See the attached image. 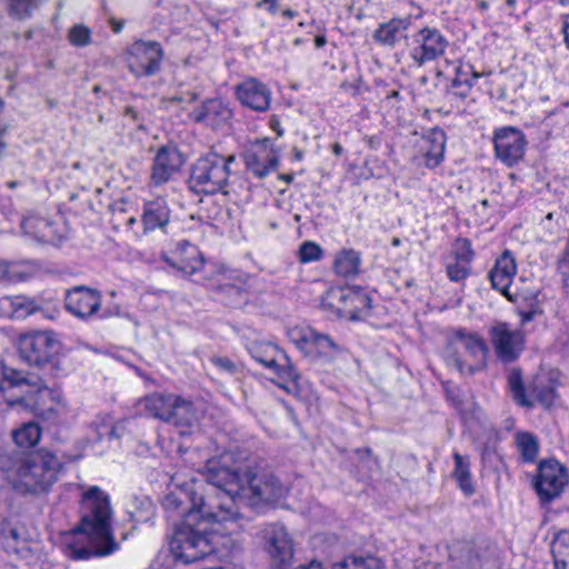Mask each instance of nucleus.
I'll return each mask as SVG.
<instances>
[{
    "label": "nucleus",
    "mask_w": 569,
    "mask_h": 569,
    "mask_svg": "<svg viewBox=\"0 0 569 569\" xmlns=\"http://www.w3.org/2000/svg\"><path fill=\"white\" fill-rule=\"evenodd\" d=\"M411 24V17L392 18L387 22L380 23L375 30L372 38L376 42L385 47H395L401 39H407V31Z\"/></svg>",
    "instance_id": "23"
},
{
    "label": "nucleus",
    "mask_w": 569,
    "mask_h": 569,
    "mask_svg": "<svg viewBox=\"0 0 569 569\" xmlns=\"http://www.w3.org/2000/svg\"><path fill=\"white\" fill-rule=\"evenodd\" d=\"M170 220V210L163 198L147 201L143 208L142 223L144 230L163 229Z\"/></svg>",
    "instance_id": "26"
},
{
    "label": "nucleus",
    "mask_w": 569,
    "mask_h": 569,
    "mask_svg": "<svg viewBox=\"0 0 569 569\" xmlns=\"http://www.w3.org/2000/svg\"><path fill=\"white\" fill-rule=\"evenodd\" d=\"M516 443L522 462H533L539 452L538 438L530 432H518L516 435Z\"/></svg>",
    "instance_id": "40"
},
{
    "label": "nucleus",
    "mask_w": 569,
    "mask_h": 569,
    "mask_svg": "<svg viewBox=\"0 0 569 569\" xmlns=\"http://www.w3.org/2000/svg\"><path fill=\"white\" fill-rule=\"evenodd\" d=\"M217 291L230 299L231 302H238L243 296V288L240 284L223 282L217 287Z\"/></svg>",
    "instance_id": "50"
},
{
    "label": "nucleus",
    "mask_w": 569,
    "mask_h": 569,
    "mask_svg": "<svg viewBox=\"0 0 569 569\" xmlns=\"http://www.w3.org/2000/svg\"><path fill=\"white\" fill-rule=\"evenodd\" d=\"M448 398L452 401L453 406L456 408H460L462 405V401L460 400L459 396L456 395L453 391H447Z\"/></svg>",
    "instance_id": "59"
},
{
    "label": "nucleus",
    "mask_w": 569,
    "mask_h": 569,
    "mask_svg": "<svg viewBox=\"0 0 569 569\" xmlns=\"http://www.w3.org/2000/svg\"><path fill=\"white\" fill-rule=\"evenodd\" d=\"M69 41L76 47H84L90 43L91 31L83 24H76L69 30Z\"/></svg>",
    "instance_id": "48"
},
{
    "label": "nucleus",
    "mask_w": 569,
    "mask_h": 569,
    "mask_svg": "<svg viewBox=\"0 0 569 569\" xmlns=\"http://www.w3.org/2000/svg\"><path fill=\"white\" fill-rule=\"evenodd\" d=\"M451 557L468 569H480L483 565L485 553L482 548L476 543L463 542L452 551Z\"/></svg>",
    "instance_id": "33"
},
{
    "label": "nucleus",
    "mask_w": 569,
    "mask_h": 569,
    "mask_svg": "<svg viewBox=\"0 0 569 569\" xmlns=\"http://www.w3.org/2000/svg\"><path fill=\"white\" fill-rule=\"evenodd\" d=\"M289 337L300 350H305L307 347L312 346L316 330L311 327H296L289 331Z\"/></svg>",
    "instance_id": "45"
},
{
    "label": "nucleus",
    "mask_w": 569,
    "mask_h": 569,
    "mask_svg": "<svg viewBox=\"0 0 569 569\" xmlns=\"http://www.w3.org/2000/svg\"><path fill=\"white\" fill-rule=\"evenodd\" d=\"M163 259L170 267L187 276L197 273L204 264L203 254L198 247L187 240L178 242L174 250Z\"/></svg>",
    "instance_id": "18"
},
{
    "label": "nucleus",
    "mask_w": 569,
    "mask_h": 569,
    "mask_svg": "<svg viewBox=\"0 0 569 569\" xmlns=\"http://www.w3.org/2000/svg\"><path fill=\"white\" fill-rule=\"evenodd\" d=\"M360 253L349 249L340 252L335 260V271L342 277H355L359 273Z\"/></svg>",
    "instance_id": "35"
},
{
    "label": "nucleus",
    "mask_w": 569,
    "mask_h": 569,
    "mask_svg": "<svg viewBox=\"0 0 569 569\" xmlns=\"http://www.w3.org/2000/svg\"><path fill=\"white\" fill-rule=\"evenodd\" d=\"M339 299L341 301L349 302L351 306V308L346 311L349 320H365L370 315L372 300L370 296L362 290L357 289L350 290L349 292L340 291Z\"/></svg>",
    "instance_id": "27"
},
{
    "label": "nucleus",
    "mask_w": 569,
    "mask_h": 569,
    "mask_svg": "<svg viewBox=\"0 0 569 569\" xmlns=\"http://www.w3.org/2000/svg\"><path fill=\"white\" fill-rule=\"evenodd\" d=\"M17 348L20 358L29 366L48 371L52 376L60 371L57 359L59 342L51 331L22 335Z\"/></svg>",
    "instance_id": "8"
},
{
    "label": "nucleus",
    "mask_w": 569,
    "mask_h": 569,
    "mask_svg": "<svg viewBox=\"0 0 569 569\" xmlns=\"http://www.w3.org/2000/svg\"><path fill=\"white\" fill-rule=\"evenodd\" d=\"M61 466L56 455L46 449L31 452L17 462L12 486L23 495L46 493L57 481Z\"/></svg>",
    "instance_id": "5"
},
{
    "label": "nucleus",
    "mask_w": 569,
    "mask_h": 569,
    "mask_svg": "<svg viewBox=\"0 0 569 569\" xmlns=\"http://www.w3.org/2000/svg\"><path fill=\"white\" fill-rule=\"evenodd\" d=\"M37 228H51V223L39 217H28L21 221V229L26 234L32 233Z\"/></svg>",
    "instance_id": "52"
},
{
    "label": "nucleus",
    "mask_w": 569,
    "mask_h": 569,
    "mask_svg": "<svg viewBox=\"0 0 569 569\" xmlns=\"http://www.w3.org/2000/svg\"><path fill=\"white\" fill-rule=\"evenodd\" d=\"M508 388L513 400L521 407L532 408L535 401L526 395V388L522 380V372L519 368H512L507 376Z\"/></svg>",
    "instance_id": "37"
},
{
    "label": "nucleus",
    "mask_w": 569,
    "mask_h": 569,
    "mask_svg": "<svg viewBox=\"0 0 569 569\" xmlns=\"http://www.w3.org/2000/svg\"><path fill=\"white\" fill-rule=\"evenodd\" d=\"M178 401V396L173 393L153 392L146 396L141 403L144 410L153 418L166 421L173 402Z\"/></svg>",
    "instance_id": "30"
},
{
    "label": "nucleus",
    "mask_w": 569,
    "mask_h": 569,
    "mask_svg": "<svg viewBox=\"0 0 569 569\" xmlns=\"http://www.w3.org/2000/svg\"><path fill=\"white\" fill-rule=\"evenodd\" d=\"M231 113V110L221 99H208L199 109L193 111V118L197 122L216 123L228 120Z\"/></svg>",
    "instance_id": "31"
},
{
    "label": "nucleus",
    "mask_w": 569,
    "mask_h": 569,
    "mask_svg": "<svg viewBox=\"0 0 569 569\" xmlns=\"http://www.w3.org/2000/svg\"><path fill=\"white\" fill-rule=\"evenodd\" d=\"M455 254L458 261L469 264L473 258V251L471 249L470 241L468 239L460 240L458 242Z\"/></svg>",
    "instance_id": "53"
},
{
    "label": "nucleus",
    "mask_w": 569,
    "mask_h": 569,
    "mask_svg": "<svg viewBox=\"0 0 569 569\" xmlns=\"http://www.w3.org/2000/svg\"><path fill=\"white\" fill-rule=\"evenodd\" d=\"M341 87L346 90V91H351L352 94H357L358 93V87L355 84V83H348V82H343L341 84Z\"/></svg>",
    "instance_id": "64"
},
{
    "label": "nucleus",
    "mask_w": 569,
    "mask_h": 569,
    "mask_svg": "<svg viewBox=\"0 0 569 569\" xmlns=\"http://www.w3.org/2000/svg\"><path fill=\"white\" fill-rule=\"evenodd\" d=\"M366 141L369 148L376 150L380 144V140L377 137H366Z\"/></svg>",
    "instance_id": "62"
},
{
    "label": "nucleus",
    "mask_w": 569,
    "mask_h": 569,
    "mask_svg": "<svg viewBox=\"0 0 569 569\" xmlns=\"http://www.w3.org/2000/svg\"><path fill=\"white\" fill-rule=\"evenodd\" d=\"M210 361L223 373L236 376L241 373L242 367L228 357L213 356Z\"/></svg>",
    "instance_id": "49"
},
{
    "label": "nucleus",
    "mask_w": 569,
    "mask_h": 569,
    "mask_svg": "<svg viewBox=\"0 0 569 569\" xmlns=\"http://www.w3.org/2000/svg\"><path fill=\"white\" fill-rule=\"evenodd\" d=\"M40 0H9V14L19 20H24L38 8Z\"/></svg>",
    "instance_id": "44"
},
{
    "label": "nucleus",
    "mask_w": 569,
    "mask_h": 569,
    "mask_svg": "<svg viewBox=\"0 0 569 569\" xmlns=\"http://www.w3.org/2000/svg\"><path fill=\"white\" fill-rule=\"evenodd\" d=\"M234 160L233 154L226 157L214 151L200 157L190 168L189 189L197 194H228L230 164Z\"/></svg>",
    "instance_id": "6"
},
{
    "label": "nucleus",
    "mask_w": 569,
    "mask_h": 569,
    "mask_svg": "<svg viewBox=\"0 0 569 569\" xmlns=\"http://www.w3.org/2000/svg\"><path fill=\"white\" fill-rule=\"evenodd\" d=\"M455 469L452 477L458 483V487L465 496L471 497L476 492L470 472V461L468 456H462L459 452L453 453Z\"/></svg>",
    "instance_id": "32"
},
{
    "label": "nucleus",
    "mask_w": 569,
    "mask_h": 569,
    "mask_svg": "<svg viewBox=\"0 0 569 569\" xmlns=\"http://www.w3.org/2000/svg\"><path fill=\"white\" fill-rule=\"evenodd\" d=\"M568 481L566 467L556 459H546L538 465L533 488L542 502H550L560 496Z\"/></svg>",
    "instance_id": "10"
},
{
    "label": "nucleus",
    "mask_w": 569,
    "mask_h": 569,
    "mask_svg": "<svg viewBox=\"0 0 569 569\" xmlns=\"http://www.w3.org/2000/svg\"><path fill=\"white\" fill-rule=\"evenodd\" d=\"M490 339L497 357L502 362L517 360L525 347L522 331L512 330L506 322H498L490 329Z\"/></svg>",
    "instance_id": "17"
},
{
    "label": "nucleus",
    "mask_w": 569,
    "mask_h": 569,
    "mask_svg": "<svg viewBox=\"0 0 569 569\" xmlns=\"http://www.w3.org/2000/svg\"><path fill=\"white\" fill-rule=\"evenodd\" d=\"M183 164L182 154L176 147L162 146L157 151L151 172V181L154 186L168 182Z\"/></svg>",
    "instance_id": "19"
},
{
    "label": "nucleus",
    "mask_w": 569,
    "mask_h": 569,
    "mask_svg": "<svg viewBox=\"0 0 569 569\" xmlns=\"http://www.w3.org/2000/svg\"><path fill=\"white\" fill-rule=\"evenodd\" d=\"M206 470L207 482L218 490L224 503H232L238 513L228 521L241 518L237 501L259 510L277 503L286 496V487L272 471L252 460H239L232 452L208 460Z\"/></svg>",
    "instance_id": "1"
},
{
    "label": "nucleus",
    "mask_w": 569,
    "mask_h": 569,
    "mask_svg": "<svg viewBox=\"0 0 569 569\" xmlns=\"http://www.w3.org/2000/svg\"><path fill=\"white\" fill-rule=\"evenodd\" d=\"M128 68L137 78L151 77L161 70L164 57L161 44L157 41H136L130 49Z\"/></svg>",
    "instance_id": "11"
},
{
    "label": "nucleus",
    "mask_w": 569,
    "mask_h": 569,
    "mask_svg": "<svg viewBox=\"0 0 569 569\" xmlns=\"http://www.w3.org/2000/svg\"><path fill=\"white\" fill-rule=\"evenodd\" d=\"M493 146L497 159L507 167H513L525 156L527 139L516 127H501L493 132Z\"/></svg>",
    "instance_id": "12"
},
{
    "label": "nucleus",
    "mask_w": 569,
    "mask_h": 569,
    "mask_svg": "<svg viewBox=\"0 0 569 569\" xmlns=\"http://www.w3.org/2000/svg\"><path fill=\"white\" fill-rule=\"evenodd\" d=\"M12 438L17 446L32 448L40 441L41 428L37 422H27L13 431Z\"/></svg>",
    "instance_id": "41"
},
{
    "label": "nucleus",
    "mask_w": 569,
    "mask_h": 569,
    "mask_svg": "<svg viewBox=\"0 0 569 569\" xmlns=\"http://www.w3.org/2000/svg\"><path fill=\"white\" fill-rule=\"evenodd\" d=\"M551 553L556 569L569 567V530H561L555 536L551 542Z\"/></svg>",
    "instance_id": "39"
},
{
    "label": "nucleus",
    "mask_w": 569,
    "mask_h": 569,
    "mask_svg": "<svg viewBox=\"0 0 569 569\" xmlns=\"http://www.w3.org/2000/svg\"><path fill=\"white\" fill-rule=\"evenodd\" d=\"M154 505L152 500L144 495L133 496L128 511L131 520L137 523L149 521L154 515Z\"/></svg>",
    "instance_id": "38"
},
{
    "label": "nucleus",
    "mask_w": 569,
    "mask_h": 569,
    "mask_svg": "<svg viewBox=\"0 0 569 569\" xmlns=\"http://www.w3.org/2000/svg\"><path fill=\"white\" fill-rule=\"evenodd\" d=\"M331 569H383V565L376 557L347 556L335 562Z\"/></svg>",
    "instance_id": "43"
},
{
    "label": "nucleus",
    "mask_w": 569,
    "mask_h": 569,
    "mask_svg": "<svg viewBox=\"0 0 569 569\" xmlns=\"http://www.w3.org/2000/svg\"><path fill=\"white\" fill-rule=\"evenodd\" d=\"M481 74L473 70L471 64L459 66L456 68V77L451 81L452 88L463 87V91H455L453 94L459 98H466L476 81Z\"/></svg>",
    "instance_id": "36"
},
{
    "label": "nucleus",
    "mask_w": 569,
    "mask_h": 569,
    "mask_svg": "<svg viewBox=\"0 0 569 569\" xmlns=\"http://www.w3.org/2000/svg\"><path fill=\"white\" fill-rule=\"evenodd\" d=\"M321 247L312 241H306L300 246L299 249V260L302 263H308L312 261H318L322 257Z\"/></svg>",
    "instance_id": "47"
},
{
    "label": "nucleus",
    "mask_w": 569,
    "mask_h": 569,
    "mask_svg": "<svg viewBox=\"0 0 569 569\" xmlns=\"http://www.w3.org/2000/svg\"><path fill=\"white\" fill-rule=\"evenodd\" d=\"M216 522L213 518L199 517L194 511L186 515L170 540V550L174 557L191 563L216 552L218 535L211 528Z\"/></svg>",
    "instance_id": "3"
},
{
    "label": "nucleus",
    "mask_w": 569,
    "mask_h": 569,
    "mask_svg": "<svg viewBox=\"0 0 569 569\" xmlns=\"http://www.w3.org/2000/svg\"><path fill=\"white\" fill-rule=\"evenodd\" d=\"M162 506L167 511L181 513L183 518L193 511L199 517L217 521H228L238 516L232 503H224L213 486L207 493L198 492L191 486L178 487L164 496Z\"/></svg>",
    "instance_id": "4"
},
{
    "label": "nucleus",
    "mask_w": 569,
    "mask_h": 569,
    "mask_svg": "<svg viewBox=\"0 0 569 569\" xmlns=\"http://www.w3.org/2000/svg\"><path fill=\"white\" fill-rule=\"evenodd\" d=\"M270 126H271V128L277 132V134H278L279 137H281V136L283 134V131H282V129L280 128V122H279V120H277L276 118H272V119L270 120Z\"/></svg>",
    "instance_id": "63"
},
{
    "label": "nucleus",
    "mask_w": 569,
    "mask_h": 569,
    "mask_svg": "<svg viewBox=\"0 0 569 569\" xmlns=\"http://www.w3.org/2000/svg\"><path fill=\"white\" fill-rule=\"evenodd\" d=\"M517 272V264L513 256L509 250L496 260L493 268L489 271L488 278L490 279L493 289L507 296L509 286Z\"/></svg>",
    "instance_id": "22"
},
{
    "label": "nucleus",
    "mask_w": 569,
    "mask_h": 569,
    "mask_svg": "<svg viewBox=\"0 0 569 569\" xmlns=\"http://www.w3.org/2000/svg\"><path fill=\"white\" fill-rule=\"evenodd\" d=\"M243 161L247 170L259 179H263L279 166V157L268 138L252 142L243 152Z\"/></svg>",
    "instance_id": "15"
},
{
    "label": "nucleus",
    "mask_w": 569,
    "mask_h": 569,
    "mask_svg": "<svg viewBox=\"0 0 569 569\" xmlns=\"http://www.w3.org/2000/svg\"><path fill=\"white\" fill-rule=\"evenodd\" d=\"M416 46L410 49V57L418 67L441 57L448 41L437 28L425 27L413 36Z\"/></svg>",
    "instance_id": "14"
},
{
    "label": "nucleus",
    "mask_w": 569,
    "mask_h": 569,
    "mask_svg": "<svg viewBox=\"0 0 569 569\" xmlns=\"http://www.w3.org/2000/svg\"><path fill=\"white\" fill-rule=\"evenodd\" d=\"M80 523L63 541L64 555L73 560H87L112 553L118 543L111 532V505L99 487H90L82 497Z\"/></svg>",
    "instance_id": "2"
},
{
    "label": "nucleus",
    "mask_w": 569,
    "mask_h": 569,
    "mask_svg": "<svg viewBox=\"0 0 569 569\" xmlns=\"http://www.w3.org/2000/svg\"><path fill=\"white\" fill-rule=\"evenodd\" d=\"M198 99V93L194 91L180 92L174 94L170 100L173 102H193Z\"/></svg>",
    "instance_id": "54"
},
{
    "label": "nucleus",
    "mask_w": 569,
    "mask_h": 569,
    "mask_svg": "<svg viewBox=\"0 0 569 569\" xmlns=\"http://www.w3.org/2000/svg\"><path fill=\"white\" fill-rule=\"evenodd\" d=\"M124 114L130 117L133 120H138L139 119L138 111L133 107H130V106L126 107Z\"/></svg>",
    "instance_id": "61"
},
{
    "label": "nucleus",
    "mask_w": 569,
    "mask_h": 569,
    "mask_svg": "<svg viewBox=\"0 0 569 569\" xmlns=\"http://www.w3.org/2000/svg\"><path fill=\"white\" fill-rule=\"evenodd\" d=\"M558 383L552 378H538L532 387L531 391L536 400L545 408L549 409L553 406L557 393Z\"/></svg>",
    "instance_id": "34"
},
{
    "label": "nucleus",
    "mask_w": 569,
    "mask_h": 569,
    "mask_svg": "<svg viewBox=\"0 0 569 569\" xmlns=\"http://www.w3.org/2000/svg\"><path fill=\"white\" fill-rule=\"evenodd\" d=\"M102 295L99 290L76 286L64 293L66 310L81 320H89L101 309Z\"/></svg>",
    "instance_id": "13"
},
{
    "label": "nucleus",
    "mask_w": 569,
    "mask_h": 569,
    "mask_svg": "<svg viewBox=\"0 0 569 569\" xmlns=\"http://www.w3.org/2000/svg\"><path fill=\"white\" fill-rule=\"evenodd\" d=\"M254 538L273 569H289L295 558V540L282 522L261 523Z\"/></svg>",
    "instance_id": "7"
},
{
    "label": "nucleus",
    "mask_w": 569,
    "mask_h": 569,
    "mask_svg": "<svg viewBox=\"0 0 569 569\" xmlns=\"http://www.w3.org/2000/svg\"><path fill=\"white\" fill-rule=\"evenodd\" d=\"M558 270L563 277L565 281L569 280V257H561L558 260Z\"/></svg>",
    "instance_id": "56"
},
{
    "label": "nucleus",
    "mask_w": 569,
    "mask_h": 569,
    "mask_svg": "<svg viewBox=\"0 0 569 569\" xmlns=\"http://www.w3.org/2000/svg\"><path fill=\"white\" fill-rule=\"evenodd\" d=\"M0 543V563L8 560L16 566L14 561L29 560L33 556V549L30 541L22 538L17 528H10L8 533L3 530Z\"/></svg>",
    "instance_id": "21"
},
{
    "label": "nucleus",
    "mask_w": 569,
    "mask_h": 569,
    "mask_svg": "<svg viewBox=\"0 0 569 569\" xmlns=\"http://www.w3.org/2000/svg\"><path fill=\"white\" fill-rule=\"evenodd\" d=\"M196 420L192 403L178 396V401L173 402L169 417L164 422L173 425L181 435H184L194 425Z\"/></svg>",
    "instance_id": "29"
},
{
    "label": "nucleus",
    "mask_w": 569,
    "mask_h": 569,
    "mask_svg": "<svg viewBox=\"0 0 569 569\" xmlns=\"http://www.w3.org/2000/svg\"><path fill=\"white\" fill-rule=\"evenodd\" d=\"M39 309V305L26 296L0 298V317L24 319Z\"/></svg>",
    "instance_id": "25"
},
{
    "label": "nucleus",
    "mask_w": 569,
    "mask_h": 569,
    "mask_svg": "<svg viewBox=\"0 0 569 569\" xmlns=\"http://www.w3.org/2000/svg\"><path fill=\"white\" fill-rule=\"evenodd\" d=\"M297 569H322V567L319 561L312 560L308 565H300Z\"/></svg>",
    "instance_id": "60"
},
{
    "label": "nucleus",
    "mask_w": 569,
    "mask_h": 569,
    "mask_svg": "<svg viewBox=\"0 0 569 569\" xmlns=\"http://www.w3.org/2000/svg\"><path fill=\"white\" fill-rule=\"evenodd\" d=\"M50 230L51 228H37V230H33V232L30 233V236H32L39 242H50Z\"/></svg>",
    "instance_id": "55"
},
{
    "label": "nucleus",
    "mask_w": 569,
    "mask_h": 569,
    "mask_svg": "<svg viewBox=\"0 0 569 569\" xmlns=\"http://www.w3.org/2000/svg\"><path fill=\"white\" fill-rule=\"evenodd\" d=\"M447 274L452 281L463 280L469 274V266L457 260L455 263L447 266Z\"/></svg>",
    "instance_id": "51"
},
{
    "label": "nucleus",
    "mask_w": 569,
    "mask_h": 569,
    "mask_svg": "<svg viewBox=\"0 0 569 569\" xmlns=\"http://www.w3.org/2000/svg\"><path fill=\"white\" fill-rule=\"evenodd\" d=\"M561 19H562V33H563L565 43H566V47L569 49V13L563 14L561 17Z\"/></svg>",
    "instance_id": "57"
},
{
    "label": "nucleus",
    "mask_w": 569,
    "mask_h": 569,
    "mask_svg": "<svg viewBox=\"0 0 569 569\" xmlns=\"http://www.w3.org/2000/svg\"><path fill=\"white\" fill-rule=\"evenodd\" d=\"M28 261H7L0 260V281H22L30 277L31 272L27 270Z\"/></svg>",
    "instance_id": "42"
},
{
    "label": "nucleus",
    "mask_w": 569,
    "mask_h": 569,
    "mask_svg": "<svg viewBox=\"0 0 569 569\" xmlns=\"http://www.w3.org/2000/svg\"><path fill=\"white\" fill-rule=\"evenodd\" d=\"M446 140V132L438 127L425 134L421 150L423 151L426 167L436 168L443 160Z\"/></svg>",
    "instance_id": "24"
},
{
    "label": "nucleus",
    "mask_w": 569,
    "mask_h": 569,
    "mask_svg": "<svg viewBox=\"0 0 569 569\" xmlns=\"http://www.w3.org/2000/svg\"><path fill=\"white\" fill-rule=\"evenodd\" d=\"M456 343H460L472 358L481 362L485 360L488 351L485 340L477 333L459 329L446 346L445 359L448 365L456 367L460 372H463V361L458 355Z\"/></svg>",
    "instance_id": "16"
},
{
    "label": "nucleus",
    "mask_w": 569,
    "mask_h": 569,
    "mask_svg": "<svg viewBox=\"0 0 569 569\" xmlns=\"http://www.w3.org/2000/svg\"><path fill=\"white\" fill-rule=\"evenodd\" d=\"M238 100L246 107L264 112L269 109L271 102V91L263 82L249 78L236 87Z\"/></svg>",
    "instance_id": "20"
},
{
    "label": "nucleus",
    "mask_w": 569,
    "mask_h": 569,
    "mask_svg": "<svg viewBox=\"0 0 569 569\" xmlns=\"http://www.w3.org/2000/svg\"><path fill=\"white\" fill-rule=\"evenodd\" d=\"M312 347H315L321 356H332L339 351L338 345L328 335L318 331H316Z\"/></svg>",
    "instance_id": "46"
},
{
    "label": "nucleus",
    "mask_w": 569,
    "mask_h": 569,
    "mask_svg": "<svg viewBox=\"0 0 569 569\" xmlns=\"http://www.w3.org/2000/svg\"><path fill=\"white\" fill-rule=\"evenodd\" d=\"M247 349L256 361L272 370L279 378L290 381H297L300 378V373L287 352L276 345L253 341Z\"/></svg>",
    "instance_id": "9"
},
{
    "label": "nucleus",
    "mask_w": 569,
    "mask_h": 569,
    "mask_svg": "<svg viewBox=\"0 0 569 569\" xmlns=\"http://www.w3.org/2000/svg\"><path fill=\"white\" fill-rule=\"evenodd\" d=\"M6 383H8L9 387L27 385L38 392L48 388L43 378L8 368L0 362V390L4 389Z\"/></svg>",
    "instance_id": "28"
},
{
    "label": "nucleus",
    "mask_w": 569,
    "mask_h": 569,
    "mask_svg": "<svg viewBox=\"0 0 569 569\" xmlns=\"http://www.w3.org/2000/svg\"><path fill=\"white\" fill-rule=\"evenodd\" d=\"M264 4H268V11L270 13L274 14L278 11V1L277 0H260L257 3V7L261 8Z\"/></svg>",
    "instance_id": "58"
}]
</instances>
